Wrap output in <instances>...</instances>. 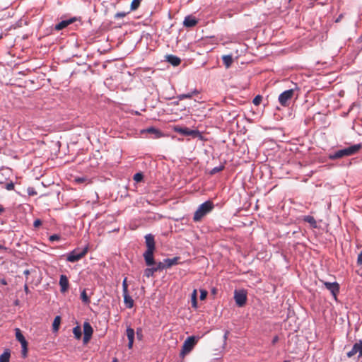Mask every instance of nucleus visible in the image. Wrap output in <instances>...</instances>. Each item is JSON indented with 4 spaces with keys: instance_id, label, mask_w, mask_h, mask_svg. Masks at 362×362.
I'll return each mask as SVG.
<instances>
[{
    "instance_id": "1",
    "label": "nucleus",
    "mask_w": 362,
    "mask_h": 362,
    "mask_svg": "<svg viewBox=\"0 0 362 362\" xmlns=\"http://www.w3.org/2000/svg\"><path fill=\"white\" fill-rule=\"evenodd\" d=\"M362 148L361 144H356L349 147L338 150L329 155V158L336 160L346 156H350L356 154Z\"/></svg>"
},
{
    "instance_id": "24",
    "label": "nucleus",
    "mask_w": 362,
    "mask_h": 362,
    "mask_svg": "<svg viewBox=\"0 0 362 362\" xmlns=\"http://www.w3.org/2000/svg\"><path fill=\"white\" fill-rule=\"evenodd\" d=\"M126 334H127L128 341H134L135 332H134V329H132L130 327H128L126 329Z\"/></svg>"
},
{
    "instance_id": "44",
    "label": "nucleus",
    "mask_w": 362,
    "mask_h": 362,
    "mask_svg": "<svg viewBox=\"0 0 362 362\" xmlns=\"http://www.w3.org/2000/svg\"><path fill=\"white\" fill-rule=\"evenodd\" d=\"M136 335L139 339H141L143 335H142V330L141 328H138L136 329Z\"/></svg>"
},
{
    "instance_id": "8",
    "label": "nucleus",
    "mask_w": 362,
    "mask_h": 362,
    "mask_svg": "<svg viewBox=\"0 0 362 362\" xmlns=\"http://www.w3.org/2000/svg\"><path fill=\"white\" fill-rule=\"evenodd\" d=\"M325 288L330 291L334 298L337 300V295L339 292V284L337 282L322 281Z\"/></svg>"
},
{
    "instance_id": "11",
    "label": "nucleus",
    "mask_w": 362,
    "mask_h": 362,
    "mask_svg": "<svg viewBox=\"0 0 362 362\" xmlns=\"http://www.w3.org/2000/svg\"><path fill=\"white\" fill-rule=\"evenodd\" d=\"M153 252L154 250H146L143 255L145 263L148 267L153 266L156 264Z\"/></svg>"
},
{
    "instance_id": "55",
    "label": "nucleus",
    "mask_w": 362,
    "mask_h": 362,
    "mask_svg": "<svg viewBox=\"0 0 362 362\" xmlns=\"http://www.w3.org/2000/svg\"><path fill=\"white\" fill-rule=\"evenodd\" d=\"M112 362H118V359L116 357H114L112 360Z\"/></svg>"
},
{
    "instance_id": "10",
    "label": "nucleus",
    "mask_w": 362,
    "mask_h": 362,
    "mask_svg": "<svg viewBox=\"0 0 362 362\" xmlns=\"http://www.w3.org/2000/svg\"><path fill=\"white\" fill-rule=\"evenodd\" d=\"M93 332V327L89 322H85L83 323V343L86 344L90 339Z\"/></svg>"
},
{
    "instance_id": "14",
    "label": "nucleus",
    "mask_w": 362,
    "mask_h": 362,
    "mask_svg": "<svg viewBox=\"0 0 362 362\" xmlns=\"http://www.w3.org/2000/svg\"><path fill=\"white\" fill-rule=\"evenodd\" d=\"M198 21L197 18L192 16H187L185 18L183 25L187 28H192L197 25Z\"/></svg>"
},
{
    "instance_id": "27",
    "label": "nucleus",
    "mask_w": 362,
    "mask_h": 362,
    "mask_svg": "<svg viewBox=\"0 0 362 362\" xmlns=\"http://www.w3.org/2000/svg\"><path fill=\"white\" fill-rule=\"evenodd\" d=\"M81 299L85 304H88L90 303V298L86 293V289H83L81 293Z\"/></svg>"
},
{
    "instance_id": "29",
    "label": "nucleus",
    "mask_w": 362,
    "mask_h": 362,
    "mask_svg": "<svg viewBox=\"0 0 362 362\" xmlns=\"http://www.w3.org/2000/svg\"><path fill=\"white\" fill-rule=\"evenodd\" d=\"M224 168H225L224 164H221L219 166H216V167H214V168H212L210 170L209 173L211 175H215L216 173L222 171Z\"/></svg>"
},
{
    "instance_id": "16",
    "label": "nucleus",
    "mask_w": 362,
    "mask_h": 362,
    "mask_svg": "<svg viewBox=\"0 0 362 362\" xmlns=\"http://www.w3.org/2000/svg\"><path fill=\"white\" fill-rule=\"evenodd\" d=\"M166 61L174 66H178L181 63V59L173 54H168L165 56Z\"/></svg>"
},
{
    "instance_id": "56",
    "label": "nucleus",
    "mask_w": 362,
    "mask_h": 362,
    "mask_svg": "<svg viewBox=\"0 0 362 362\" xmlns=\"http://www.w3.org/2000/svg\"><path fill=\"white\" fill-rule=\"evenodd\" d=\"M284 362H288V361H284Z\"/></svg>"
},
{
    "instance_id": "46",
    "label": "nucleus",
    "mask_w": 362,
    "mask_h": 362,
    "mask_svg": "<svg viewBox=\"0 0 362 362\" xmlns=\"http://www.w3.org/2000/svg\"><path fill=\"white\" fill-rule=\"evenodd\" d=\"M279 337L277 335L274 336L272 340V344L274 345L276 343L279 341Z\"/></svg>"
},
{
    "instance_id": "50",
    "label": "nucleus",
    "mask_w": 362,
    "mask_h": 362,
    "mask_svg": "<svg viewBox=\"0 0 362 362\" xmlns=\"http://www.w3.org/2000/svg\"><path fill=\"white\" fill-rule=\"evenodd\" d=\"M133 344H134V341H129V342H128V345H127L128 348H129V349H131L133 347Z\"/></svg>"
},
{
    "instance_id": "4",
    "label": "nucleus",
    "mask_w": 362,
    "mask_h": 362,
    "mask_svg": "<svg viewBox=\"0 0 362 362\" xmlns=\"http://www.w3.org/2000/svg\"><path fill=\"white\" fill-rule=\"evenodd\" d=\"M88 250V245L86 246L82 250H80L79 248H76L67 254L66 261L69 262H78L86 255Z\"/></svg>"
},
{
    "instance_id": "54",
    "label": "nucleus",
    "mask_w": 362,
    "mask_h": 362,
    "mask_svg": "<svg viewBox=\"0 0 362 362\" xmlns=\"http://www.w3.org/2000/svg\"><path fill=\"white\" fill-rule=\"evenodd\" d=\"M4 207H3L2 206H1V205H0V214H1L2 212H4Z\"/></svg>"
},
{
    "instance_id": "30",
    "label": "nucleus",
    "mask_w": 362,
    "mask_h": 362,
    "mask_svg": "<svg viewBox=\"0 0 362 362\" xmlns=\"http://www.w3.org/2000/svg\"><path fill=\"white\" fill-rule=\"evenodd\" d=\"M165 262L164 260L163 262H156V264L153 265L156 269L157 272L163 271V269H166L165 265L164 264Z\"/></svg>"
},
{
    "instance_id": "20",
    "label": "nucleus",
    "mask_w": 362,
    "mask_h": 362,
    "mask_svg": "<svg viewBox=\"0 0 362 362\" xmlns=\"http://www.w3.org/2000/svg\"><path fill=\"white\" fill-rule=\"evenodd\" d=\"M303 220L305 222H307V223H310V225L311 226L312 228H317V223H316V221H315V218L313 216H310V215L305 216H303Z\"/></svg>"
},
{
    "instance_id": "13",
    "label": "nucleus",
    "mask_w": 362,
    "mask_h": 362,
    "mask_svg": "<svg viewBox=\"0 0 362 362\" xmlns=\"http://www.w3.org/2000/svg\"><path fill=\"white\" fill-rule=\"evenodd\" d=\"M145 243L146 245V250H155V240L154 236L151 233H148L145 235Z\"/></svg>"
},
{
    "instance_id": "31",
    "label": "nucleus",
    "mask_w": 362,
    "mask_h": 362,
    "mask_svg": "<svg viewBox=\"0 0 362 362\" xmlns=\"http://www.w3.org/2000/svg\"><path fill=\"white\" fill-rule=\"evenodd\" d=\"M141 0H133L131 3L130 9L131 11H135L140 6Z\"/></svg>"
},
{
    "instance_id": "25",
    "label": "nucleus",
    "mask_w": 362,
    "mask_h": 362,
    "mask_svg": "<svg viewBox=\"0 0 362 362\" xmlns=\"http://www.w3.org/2000/svg\"><path fill=\"white\" fill-rule=\"evenodd\" d=\"M61 323V317L57 315L54 317L52 323V329L54 332H57Z\"/></svg>"
},
{
    "instance_id": "19",
    "label": "nucleus",
    "mask_w": 362,
    "mask_h": 362,
    "mask_svg": "<svg viewBox=\"0 0 362 362\" xmlns=\"http://www.w3.org/2000/svg\"><path fill=\"white\" fill-rule=\"evenodd\" d=\"M143 132L155 134V138H159L162 135V133L160 132V131L153 127H150L147 128L146 129L143 130L142 132Z\"/></svg>"
},
{
    "instance_id": "9",
    "label": "nucleus",
    "mask_w": 362,
    "mask_h": 362,
    "mask_svg": "<svg viewBox=\"0 0 362 362\" xmlns=\"http://www.w3.org/2000/svg\"><path fill=\"white\" fill-rule=\"evenodd\" d=\"M358 353V358L362 357V340L360 339L356 342L351 349L347 352L346 355L349 358H351L356 354Z\"/></svg>"
},
{
    "instance_id": "41",
    "label": "nucleus",
    "mask_w": 362,
    "mask_h": 362,
    "mask_svg": "<svg viewBox=\"0 0 362 362\" xmlns=\"http://www.w3.org/2000/svg\"><path fill=\"white\" fill-rule=\"evenodd\" d=\"M208 292L206 290L202 289L200 290V299L202 300H204L207 296Z\"/></svg>"
},
{
    "instance_id": "12",
    "label": "nucleus",
    "mask_w": 362,
    "mask_h": 362,
    "mask_svg": "<svg viewBox=\"0 0 362 362\" xmlns=\"http://www.w3.org/2000/svg\"><path fill=\"white\" fill-rule=\"evenodd\" d=\"M59 284L60 286V291L62 293H65L68 290L69 286L67 276L64 274H62L59 278Z\"/></svg>"
},
{
    "instance_id": "48",
    "label": "nucleus",
    "mask_w": 362,
    "mask_h": 362,
    "mask_svg": "<svg viewBox=\"0 0 362 362\" xmlns=\"http://www.w3.org/2000/svg\"><path fill=\"white\" fill-rule=\"evenodd\" d=\"M190 94H192V96L197 95L199 93V91L197 89L193 90L191 92H189Z\"/></svg>"
},
{
    "instance_id": "34",
    "label": "nucleus",
    "mask_w": 362,
    "mask_h": 362,
    "mask_svg": "<svg viewBox=\"0 0 362 362\" xmlns=\"http://www.w3.org/2000/svg\"><path fill=\"white\" fill-rule=\"evenodd\" d=\"M129 293L128 291V284L127 282V278H124L122 281V294Z\"/></svg>"
},
{
    "instance_id": "21",
    "label": "nucleus",
    "mask_w": 362,
    "mask_h": 362,
    "mask_svg": "<svg viewBox=\"0 0 362 362\" xmlns=\"http://www.w3.org/2000/svg\"><path fill=\"white\" fill-rule=\"evenodd\" d=\"M222 60H223V62L224 65L226 66V67L229 68L233 63L232 55H230V54L223 55L222 57Z\"/></svg>"
},
{
    "instance_id": "35",
    "label": "nucleus",
    "mask_w": 362,
    "mask_h": 362,
    "mask_svg": "<svg viewBox=\"0 0 362 362\" xmlns=\"http://www.w3.org/2000/svg\"><path fill=\"white\" fill-rule=\"evenodd\" d=\"M192 97V94H190L189 93H184V94L179 95L177 96V98L180 100H182L187 99V98H191Z\"/></svg>"
},
{
    "instance_id": "3",
    "label": "nucleus",
    "mask_w": 362,
    "mask_h": 362,
    "mask_svg": "<svg viewBox=\"0 0 362 362\" xmlns=\"http://www.w3.org/2000/svg\"><path fill=\"white\" fill-rule=\"evenodd\" d=\"M173 130L175 132L178 133L182 136H191L194 138H198L200 140L204 139V136L199 130L190 129L188 127L176 125L174 126Z\"/></svg>"
},
{
    "instance_id": "22",
    "label": "nucleus",
    "mask_w": 362,
    "mask_h": 362,
    "mask_svg": "<svg viewBox=\"0 0 362 362\" xmlns=\"http://www.w3.org/2000/svg\"><path fill=\"white\" fill-rule=\"evenodd\" d=\"M192 307L197 309L198 308L197 304V291L194 289L191 295Z\"/></svg>"
},
{
    "instance_id": "45",
    "label": "nucleus",
    "mask_w": 362,
    "mask_h": 362,
    "mask_svg": "<svg viewBox=\"0 0 362 362\" xmlns=\"http://www.w3.org/2000/svg\"><path fill=\"white\" fill-rule=\"evenodd\" d=\"M357 263H358V264H360V265L362 264V251L358 255Z\"/></svg>"
},
{
    "instance_id": "47",
    "label": "nucleus",
    "mask_w": 362,
    "mask_h": 362,
    "mask_svg": "<svg viewBox=\"0 0 362 362\" xmlns=\"http://www.w3.org/2000/svg\"><path fill=\"white\" fill-rule=\"evenodd\" d=\"M228 334H229V332H228V331H226V332H225V334H224V335H223V341H224V342H226V340H227V339H228Z\"/></svg>"
},
{
    "instance_id": "23",
    "label": "nucleus",
    "mask_w": 362,
    "mask_h": 362,
    "mask_svg": "<svg viewBox=\"0 0 362 362\" xmlns=\"http://www.w3.org/2000/svg\"><path fill=\"white\" fill-rule=\"evenodd\" d=\"M155 272H157V271L154 266H153L151 267H148L144 269V276L147 278H150L153 276Z\"/></svg>"
},
{
    "instance_id": "6",
    "label": "nucleus",
    "mask_w": 362,
    "mask_h": 362,
    "mask_svg": "<svg viewBox=\"0 0 362 362\" xmlns=\"http://www.w3.org/2000/svg\"><path fill=\"white\" fill-rule=\"evenodd\" d=\"M197 342V339L196 337L191 336L187 337L182 344L180 356L183 358L186 354H189L193 349Z\"/></svg>"
},
{
    "instance_id": "42",
    "label": "nucleus",
    "mask_w": 362,
    "mask_h": 362,
    "mask_svg": "<svg viewBox=\"0 0 362 362\" xmlns=\"http://www.w3.org/2000/svg\"><path fill=\"white\" fill-rule=\"evenodd\" d=\"M126 15H127V13H125V12H117L115 15V19L122 18H124Z\"/></svg>"
},
{
    "instance_id": "52",
    "label": "nucleus",
    "mask_w": 362,
    "mask_h": 362,
    "mask_svg": "<svg viewBox=\"0 0 362 362\" xmlns=\"http://www.w3.org/2000/svg\"><path fill=\"white\" fill-rule=\"evenodd\" d=\"M66 21H68L66 22L67 23V26L69 25H70L71 23H73L74 20L73 19H69V20H65Z\"/></svg>"
},
{
    "instance_id": "17",
    "label": "nucleus",
    "mask_w": 362,
    "mask_h": 362,
    "mask_svg": "<svg viewBox=\"0 0 362 362\" xmlns=\"http://www.w3.org/2000/svg\"><path fill=\"white\" fill-rule=\"evenodd\" d=\"M124 303L127 308H132L134 306V300L129 296V293H123Z\"/></svg>"
},
{
    "instance_id": "7",
    "label": "nucleus",
    "mask_w": 362,
    "mask_h": 362,
    "mask_svg": "<svg viewBox=\"0 0 362 362\" xmlns=\"http://www.w3.org/2000/svg\"><path fill=\"white\" fill-rule=\"evenodd\" d=\"M234 300L238 307H243L247 302V292L244 289L235 290Z\"/></svg>"
},
{
    "instance_id": "18",
    "label": "nucleus",
    "mask_w": 362,
    "mask_h": 362,
    "mask_svg": "<svg viewBox=\"0 0 362 362\" xmlns=\"http://www.w3.org/2000/svg\"><path fill=\"white\" fill-rule=\"evenodd\" d=\"M16 338L21 343V345L28 344L25 338L24 337L23 334L21 333V331L18 328L16 329Z\"/></svg>"
},
{
    "instance_id": "40",
    "label": "nucleus",
    "mask_w": 362,
    "mask_h": 362,
    "mask_svg": "<svg viewBox=\"0 0 362 362\" xmlns=\"http://www.w3.org/2000/svg\"><path fill=\"white\" fill-rule=\"evenodd\" d=\"M49 240L50 242L57 241L60 240V236L57 234H53L49 236Z\"/></svg>"
},
{
    "instance_id": "2",
    "label": "nucleus",
    "mask_w": 362,
    "mask_h": 362,
    "mask_svg": "<svg viewBox=\"0 0 362 362\" xmlns=\"http://www.w3.org/2000/svg\"><path fill=\"white\" fill-rule=\"evenodd\" d=\"M214 207V203L210 200L201 204L194 214L193 221L194 222L201 221L203 217L213 210Z\"/></svg>"
},
{
    "instance_id": "43",
    "label": "nucleus",
    "mask_w": 362,
    "mask_h": 362,
    "mask_svg": "<svg viewBox=\"0 0 362 362\" xmlns=\"http://www.w3.org/2000/svg\"><path fill=\"white\" fill-rule=\"evenodd\" d=\"M42 225V221L40 219H36L33 222V226L35 228H38Z\"/></svg>"
},
{
    "instance_id": "53",
    "label": "nucleus",
    "mask_w": 362,
    "mask_h": 362,
    "mask_svg": "<svg viewBox=\"0 0 362 362\" xmlns=\"http://www.w3.org/2000/svg\"><path fill=\"white\" fill-rule=\"evenodd\" d=\"M23 274L25 275V276H28L30 274V270L28 269H25L24 272H23Z\"/></svg>"
},
{
    "instance_id": "26",
    "label": "nucleus",
    "mask_w": 362,
    "mask_h": 362,
    "mask_svg": "<svg viewBox=\"0 0 362 362\" xmlns=\"http://www.w3.org/2000/svg\"><path fill=\"white\" fill-rule=\"evenodd\" d=\"M73 334L76 339H80L82 335L81 327L79 326L74 327Z\"/></svg>"
},
{
    "instance_id": "37",
    "label": "nucleus",
    "mask_w": 362,
    "mask_h": 362,
    "mask_svg": "<svg viewBox=\"0 0 362 362\" xmlns=\"http://www.w3.org/2000/svg\"><path fill=\"white\" fill-rule=\"evenodd\" d=\"M4 187L7 190H9V191L12 190L14 188V184H13V182L12 181L7 182L5 183Z\"/></svg>"
},
{
    "instance_id": "57",
    "label": "nucleus",
    "mask_w": 362,
    "mask_h": 362,
    "mask_svg": "<svg viewBox=\"0 0 362 362\" xmlns=\"http://www.w3.org/2000/svg\"><path fill=\"white\" fill-rule=\"evenodd\" d=\"M1 38V35H0V39Z\"/></svg>"
},
{
    "instance_id": "32",
    "label": "nucleus",
    "mask_w": 362,
    "mask_h": 362,
    "mask_svg": "<svg viewBox=\"0 0 362 362\" xmlns=\"http://www.w3.org/2000/svg\"><path fill=\"white\" fill-rule=\"evenodd\" d=\"M133 179L134 181H136V182H140L143 180L144 179V175L142 173L139 172V173H136V174L134 175V177H133Z\"/></svg>"
},
{
    "instance_id": "28",
    "label": "nucleus",
    "mask_w": 362,
    "mask_h": 362,
    "mask_svg": "<svg viewBox=\"0 0 362 362\" xmlns=\"http://www.w3.org/2000/svg\"><path fill=\"white\" fill-rule=\"evenodd\" d=\"M10 352L6 350L0 356V362H9Z\"/></svg>"
},
{
    "instance_id": "39",
    "label": "nucleus",
    "mask_w": 362,
    "mask_h": 362,
    "mask_svg": "<svg viewBox=\"0 0 362 362\" xmlns=\"http://www.w3.org/2000/svg\"><path fill=\"white\" fill-rule=\"evenodd\" d=\"M22 347V356L23 358H25L27 356L28 353V344L21 345Z\"/></svg>"
},
{
    "instance_id": "5",
    "label": "nucleus",
    "mask_w": 362,
    "mask_h": 362,
    "mask_svg": "<svg viewBox=\"0 0 362 362\" xmlns=\"http://www.w3.org/2000/svg\"><path fill=\"white\" fill-rule=\"evenodd\" d=\"M295 90L288 89L282 92L278 98L279 103L284 107H288L294 98Z\"/></svg>"
},
{
    "instance_id": "15",
    "label": "nucleus",
    "mask_w": 362,
    "mask_h": 362,
    "mask_svg": "<svg viewBox=\"0 0 362 362\" xmlns=\"http://www.w3.org/2000/svg\"><path fill=\"white\" fill-rule=\"evenodd\" d=\"M180 257H175L173 258H166V259H164V262H165V268L166 269L170 268L171 267L174 266V265H177L180 262Z\"/></svg>"
},
{
    "instance_id": "49",
    "label": "nucleus",
    "mask_w": 362,
    "mask_h": 362,
    "mask_svg": "<svg viewBox=\"0 0 362 362\" xmlns=\"http://www.w3.org/2000/svg\"><path fill=\"white\" fill-rule=\"evenodd\" d=\"M24 291L27 294L30 293V290H29L28 286V285L26 284L24 285Z\"/></svg>"
},
{
    "instance_id": "36",
    "label": "nucleus",
    "mask_w": 362,
    "mask_h": 362,
    "mask_svg": "<svg viewBox=\"0 0 362 362\" xmlns=\"http://www.w3.org/2000/svg\"><path fill=\"white\" fill-rule=\"evenodd\" d=\"M262 100V97L261 95H258L254 98L252 103L255 105H258L260 104Z\"/></svg>"
},
{
    "instance_id": "38",
    "label": "nucleus",
    "mask_w": 362,
    "mask_h": 362,
    "mask_svg": "<svg viewBox=\"0 0 362 362\" xmlns=\"http://www.w3.org/2000/svg\"><path fill=\"white\" fill-rule=\"evenodd\" d=\"M27 193L29 196H34V195H36L37 194V192L36 190L35 189L34 187H29L28 189H27Z\"/></svg>"
},
{
    "instance_id": "51",
    "label": "nucleus",
    "mask_w": 362,
    "mask_h": 362,
    "mask_svg": "<svg viewBox=\"0 0 362 362\" xmlns=\"http://www.w3.org/2000/svg\"><path fill=\"white\" fill-rule=\"evenodd\" d=\"M0 283L2 284V285H6L7 284V281H6L5 279H1L0 280Z\"/></svg>"
},
{
    "instance_id": "33",
    "label": "nucleus",
    "mask_w": 362,
    "mask_h": 362,
    "mask_svg": "<svg viewBox=\"0 0 362 362\" xmlns=\"http://www.w3.org/2000/svg\"><path fill=\"white\" fill-rule=\"evenodd\" d=\"M67 21H66L65 20L64 21H62L60 23H59L58 24L56 25L55 26V29L57 30H60L64 28H66L67 26Z\"/></svg>"
}]
</instances>
